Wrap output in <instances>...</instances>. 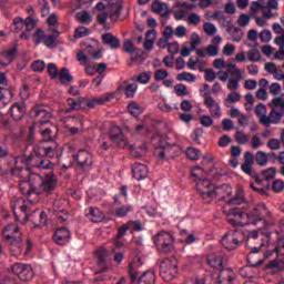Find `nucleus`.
<instances>
[{
	"label": "nucleus",
	"mask_w": 284,
	"mask_h": 284,
	"mask_svg": "<svg viewBox=\"0 0 284 284\" xmlns=\"http://www.w3.org/2000/svg\"><path fill=\"white\" fill-rule=\"evenodd\" d=\"M20 192L24 194V196H30L31 194H52L54 192V187H57V179L54 175H45L43 179L41 175L37 173L29 174V181L20 182L19 184Z\"/></svg>",
	"instance_id": "1"
},
{
	"label": "nucleus",
	"mask_w": 284,
	"mask_h": 284,
	"mask_svg": "<svg viewBox=\"0 0 284 284\" xmlns=\"http://www.w3.org/2000/svg\"><path fill=\"white\" fill-rule=\"evenodd\" d=\"M16 168L11 169V174L13 176H19L23 172V166L28 165L29 168H37L38 170H53L54 163H51L50 160L43 158L40 145H34L30 155H18L14 159Z\"/></svg>",
	"instance_id": "2"
},
{
	"label": "nucleus",
	"mask_w": 284,
	"mask_h": 284,
	"mask_svg": "<svg viewBox=\"0 0 284 284\" xmlns=\"http://www.w3.org/2000/svg\"><path fill=\"white\" fill-rule=\"evenodd\" d=\"M213 65L216 70H220L217 72V79L222 81V83L227 81V90H239V82L243 81V71L236 68L235 63H227L223 59H215Z\"/></svg>",
	"instance_id": "3"
},
{
	"label": "nucleus",
	"mask_w": 284,
	"mask_h": 284,
	"mask_svg": "<svg viewBox=\"0 0 284 284\" xmlns=\"http://www.w3.org/2000/svg\"><path fill=\"white\" fill-rule=\"evenodd\" d=\"M151 143L154 148L153 154L160 161H172L176 156H181V146L179 144H169L164 135H152Z\"/></svg>",
	"instance_id": "4"
},
{
	"label": "nucleus",
	"mask_w": 284,
	"mask_h": 284,
	"mask_svg": "<svg viewBox=\"0 0 284 284\" xmlns=\"http://www.w3.org/2000/svg\"><path fill=\"white\" fill-rule=\"evenodd\" d=\"M98 141L101 150L106 151L110 150V146L114 145L115 148H122V150L129 148L131 152H134V145L129 144L128 139H125L123 131H121V128L119 126L113 128V131L110 134H101Z\"/></svg>",
	"instance_id": "5"
},
{
	"label": "nucleus",
	"mask_w": 284,
	"mask_h": 284,
	"mask_svg": "<svg viewBox=\"0 0 284 284\" xmlns=\"http://www.w3.org/2000/svg\"><path fill=\"white\" fill-rule=\"evenodd\" d=\"M2 237L10 252H13L16 255L23 252V237L19 225L11 223L4 226L2 229Z\"/></svg>",
	"instance_id": "6"
},
{
	"label": "nucleus",
	"mask_w": 284,
	"mask_h": 284,
	"mask_svg": "<svg viewBox=\"0 0 284 284\" xmlns=\"http://www.w3.org/2000/svg\"><path fill=\"white\" fill-rule=\"evenodd\" d=\"M203 174V169L200 166H195L191 171V176L194 179L195 187L199 194L202 197V201L204 203H210L211 201H214V185L209 179H199Z\"/></svg>",
	"instance_id": "7"
},
{
	"label": "nucleus",
	"mask_w": 284,
	"mask_h": 284,
	"mask_svg": "<svg viewBox=\"0 0 284 284\" xmlns=\"http://www.w3.org/2000/svg\"><path fill=\"white\" fill-rule=\"evenodd\" d=\"M158 254H170L174 252L176 239L168 231H160L152 237Z\"/></svg>",
	"instance_id": "8"
},
{
	"label": "nucleus",
	"mask_w": 284,
	"mask_h": 284,
	"mask_svg": "<svg viewBox=\"0 0 284 284\" xmlns=\"http://www.w3.org/2000/svg\"><path fill=\"white\" fill-rule=\"evenodd\" d=\"M176 274H179V261L176 257H164L160 262V276L163 281L170 282L176 278Z\"/></svg>",
	"instance_id": "9"
},
{
	"label": "nucleus",
	"mask_w": 284,
	"mask_h": 284,
	"mask_svg": "<svg viewBox=\"0 0 284 284\" xmlns=\"http://www.w3.org/2000/svg\"><path fill=\"white\" fill-rule=\"evenodd\" d=\"M129 276L131 283L156 284V274H154V271H146L139 276V272L134 270V264L129 265Z\"/></svg>",
	"instance_id": "10"
},
{
	"label": "nucleus",
	"mask_w": 284,
	"mask_h": 284,
	"mask_svg": "<svg viewBox=\"0 0 284 284\" xmlns=\"http://www.w3.org/2000/svg\"><path fill=\"white\" fill-rule=\"evenodd\" d=\"M264 204L257 206L244 209V223L245 225H256L263 221V213L265 212Z\"/></svg>",
	"instance_id": "11"
},
{
	"label": "nucleus",
	"mask_w": 284,
	"mask_h": 284,
	"mask_svg": "<svg viewBox=\"0 0 284 284\" xmlns=\"http://www.w3.org/2000/svg\"><path fill=\"white\" fill-rule=\"evenodd\" d=\"M11 272H13L20 281H32V278H34V271L30 264L16 263L11 266Z\"/></svg>",
	"instance_id": "12"
},
{
	"label": "nucleus",
	"mask_w": 284,
	"mask_h": 284,
	"mask_svg": "<svg viewBox=\"0 0 284 284\" xmlns=\"http://www.w3.org/2000/svg\"><path fill=\"white\" fill-rule=\"evenodd\" d=\"M254 161H255L254 153L246 151L244 153V163L241 165V170L242 172H244V174H247L248 176L254 179L256 183L261 184V178L258 176V174H256L254 170H252V165H254Z\"/></svg>",
	"instance_id": "13"
},
{
	"label": "nucleus",
	"mask_w": 284,
	"mask_h": 284,
	"mask_svg": "<svg viewBox=\"0 0 284 284\" xmlns=\"http://www.w3.org/2000/svg\"><path fill=\"white\" fill-rule=\"evenodd\" d=\"M204 105H206L212 119H221L223 116L221 104L207 91L204 92Z\"/></svg>",
	"instance_id": "14"
},
{
	"label": "nucleus",
	"mask_w": 284,
	"mask_h": 284,
	"mask_svg": "<svg viewBox=\"0 0 284 284\" xmlns=\"http://www.w3.org/2000/svg\"><path fill=\"white\" fill-rule=\"evenodd\" d=\"M227 222L231 225L243 227L245 225V209H231L226 213Z\"/></svg>",
	"instance_id": "15"
},
{
	"label": "nucleus",
	"mask_w": 284,
	"mask_h": 284,
	"mask_svg": "<svg viewBox=\"0 0 284 284\" xmlns=\"http://www.w3.org/2000/svg\"><path fill=\"white\" fill-rule=\"evenodd\" d=\"M36 26H37V22L30 16L27 19H23L21 17H17L13 19L14 32H23V30H26L27 32H30L34 30Z\"/></svg>",
	"instance_id": "16"
},
{
	"label": "nucleus",
	"mask_w": 284,
	"mask_h": 284,
	"mask_svg": "<svg viewBox=\"0 0 284 284\" xmlns=\"http://www.w3.org/2000/svg\"><path fill=\"white\" fill-rule=\"evenodd\" d=\"M31 115L34 119H40V125H45V123H50V119H52V113L45 109L43 105H37L31 110Z\"/></svg>",
	"instance_id": "17"
},
{
	"label": "nucleus",
	"mask_w": 284,
	"mask_h": 284,
	"mask_svg": "<svg viewBox=\"0 0 284 284\" xmlns=\"http://www.w3.org/2000/svg\"><path fill=\"white\" fill-rule=\"evenodd\" d=\"M232 196V186L230 184H222L220 186H213V199L216 201H230Z\"/></svg>",
	"instance_id": "18"
},
{
	"label": "nucleus",
	"mask_w": 284,
	"mask_h": 284,
	"mask_svg": "<svg viewBox=\"0 0 284 284\" xmlns=\"http://www.w3.org/2000/svg\"><path fill=\"white\" fill-rule=\"evenodd\" d=\"M72 239V233L68 227H59L53 234V241L57 245H68Z\"/></svg>",
	"instance_id": "19"
},
{
	"label": "nucleus",
	"mask_w": 284,
	"mask_h": 284,
	"mask_svg": "<svg viewBox=\"0 0 284 284\" xmlns=\"http://www.w3.org/2000/svg\"><path fill=\"white\" fill-rule=\"evenodd\" d=\"M113 214L118 216L119 219H124V216H128L129 212H132V205H123L121 204V199L119 195L113 196Z\"/></svg>",
	"instance_id": "20"
},
{
	"label": "nucleus",
	"mask_w": 284,
	"mask_h": 284,
	"mask_svg": "<svg viewBox=\"0 0 284 284\" xmlns=\"http://www.w3.org/2000/svg\"><path fill=\"white\" fill-rule=\"evenodd\" d=\"M221 243L225 250H236V247H241V241H239L235 232L225 233Z\"/></svg>",
	"instance_id": "21"
},
{
	"label": "nucleus",
	"mask_w": 284,
	"mask_h": 284,
	"mask_svg": "<svg viewBox=\"0 0 284 284\" xmlns=\"http://www.w3.org/2000/svg\"><path fill=\"white\" fill-rule=\"evenodd\" d=\"M236 281V273L232 268H220L217 274L219 284H234Z\"/></svg>",
	"instance_id": "22"
},
{
	"label": "nucleus",
	"mask_w": 284,
	"mask_h": 284,
	"mask_svg": "<svg viewBox=\"0 0 284 284\" xmlns=\"http://www.w3.org/2000/svg\"><path fill=\"white\" fill-rule=\"evenodd\" d=\"M75 161L82 170H89L92 165V154L85 150H80L75 155Z\"/></svg>",
	"instance_id": "23"
},
{
	"label": "nucleus",
	"mask_w": 284,
	"mask_h": 284,
	"mask_svg": "<svg viewBox=\"0 0 284 284\" xmlns=\"http://www.w3.org/2000/svg\"><path fill=\"white\" fill-rule=\"evenodd\" d=\"M43 156L54 159L59 156V143L57 141L47 142L43 146H40Z\"/></svg>",
	"instance_id": "24"
},
{
	"label": "nucleus",
	"mask_w": 284,
	"mask_h": 284,
	"mask_svg": "<svg viewBox=\"0 0 284 284\" xmlns=\"http://www.w3.org/2000/svg\"><path fill=\"white\" fill-rule=\"evenodd\" d=\"M150 170L148 165L135 162L132 166V174L135 181H143V179H148Z\"/></svg>",
	"instance_id": "25"
},
{
	"label": "nucleus",
	"mask_w": 284,
	"mask_h": 284,
	"mask_svg": "<svg viewBox=\"0 0 284 284\" xmlns=\"http://www.w3.org/2000/svg\"><path fill=\"white\" fill-rule=\"evenodd\" d=\"M11 116L14 121H21L26 116L27 106L23 102H16L10 108Z\"/></svg>",
	"instance_id": "26"
},
{
	"label": "nucleus",
	"mask_w": 284,
	"mask_h": 284,
	"mask_svg": "<svg viewBox=\"0 0 284 284\" xmlns=\"http://www.w3.org/2000/svg\"><path fill=\"white\" fill-rule=\"evenodd\" d=\"M84 214L89 221H92V223H101L103 219H105V214H103L99 207L90 206L87 207L84 211Z\"/></svg>",
	"instance_id": "27"
},
{
	"label": "nucleus",
	"mask_w": 284,
	"mask_h": 284,
	"mask_svg": "<svg viewBox=\"0 0 284 284\" xmlns=\"http://www.w3.org/2000/svg\"><path fill=\"white\" fill-rule=\"evenodd\" d=\"M17 58V47H13L9 50H4L0 53V65H3L6 68L7 65H10L12 61Z\"/></svg>",
	"instance_id": "28"
},
{
	"label": "nucleus",
	"mask_w": 284,
	"mask_h": 284,
	"mask_svg": "<svg viewBox=\"0 0 284 284\" xmlns=\"http://www.w3.org/2000/svg\"><path fill=\"white\" fill-rule=\"evenodd\" d=\"M111 99H114V94L110 93L103 98H94L92 100H88L84 98V110L85 108H89L90 110H93V108H97V105H103L104 103H108V101H111Z\"/></svg>",
	"instance_id": "29"
},
{
	"label": "nucleus",
	"mask_w": 284,
	"mask_h": 284,
	"mask_svg": "<svg viewBox=\"0 0 284 284\" xmlns=\"http://www.w3.org/2000/svg\"><path fill=\"white\" fill-rule=\"evenodd\" d=\"M102 43L111 48V50H119L121 48V40L110 32L102 34Z\"/></svg>",
	"instance_id": "30"
},
{
	"label": "nucleus",
	"mask_w": 284,
	"mask_h": 284,
	"mask_svg": "<svg viewBox=\"0 0 284 284\" xmlns=\"http://www.w3.org/2000/svg\"><path fill=\"white\" fill-rule=\"evenodd\" d=\"M283 114H284L283 112L272 109L268 115L263 118L264 125L268 128V125H272V124L276 125L281 123V119H283Z\"/></svg>",
	"instance_id": "31"
},
{
	"label": "nucleus",
	"mask_w": 284,
	"mask_h": 284,
	"mask_svg": "<svg viewBox=\"0 0 284 284\" xmlns=\"http://www.w3.org/2000/svg\"><path fill=\"white\" fill-rule=\"evenodd\" d=\"M83 102H84L83 97H80L78 99L69 98L67 100V105H69V109L67 110V112H74V110L77 111L85 110V104Z\"/></svg>",
	"instance_id": "32"
},
{
	"label": "nucleus",
	"mask_w": 284,
	"mask_h": 284,
	"mask_svg": "<svg viewBox=\"0 0 284 284\" xmlns=\"http://www.w3.org/2000/svg\"><path fill=\"white\" fill-rule=\"evenodd\" d=\"M265 243H261L260 246H254L251 248V253L247 255V263L250 267H258V265H263V260H258L257 262L252 261L253 254H258V252H263L265 250Z\"/></svg>",
	"instance_id": "33"
},
{
	"label": "nucleus",
	"mask_w": 284,
	"mask_h": 284,
	"mask_svg": "<svg viewBox=\"0 0 284 284\" xmlns=\"http://www.w3.org/2000/svg\"><path fill=\"white\" fill-rule=\"evenodd\" d=\"M186 65L190 70H199V72H205V68H207V61L201 60L199 58L195 60L194 58H190Z\"/></svg>",
	"instance_id": "34"
},
{
	"label": "nucleus",
	"mask_w": 284,
	"mask_h": 284,
	"mask_svg": "<svg viewBox=\"0 0 284 284\" xmlns=\"http://www.w3.org/2000/svg\"><path fill=\"white\" fill-rule=\"evenodd\" d=\"M54 132H57V126H54V125H51V128H45V129L41 128L40 134L42 136V141L44 143H52V141H55Z\"/></svg>",
	"instance_id": "35"
},
{
	"label": "nucleus",
	"mask_w": 284,
	"mask_h": 284,
	"mask_svg": "<svg viewBox=\"0 0 284 284\" xmlns=\"http://www.w3.org/2000/svg\"><path fill=\"white\" fill-rule=\"evenodd\" d=\"M61 85H68L74 81V77L70 74V69L68 68H61L57 78Z\"/></svg>",
	"instance_id": "36"
},
{
	"label": "nucleus",
	"mask_w": 284,
	"mask_h": 284,
	"mask_svg": "<svg viewBox=\"0 0 284 284\" xmlns=\"http://www.w3.org/2000/svg\"><path fill=\"white\" fill-rule=\"evenodd\" d=\"M207 265L216 270V267L223 268V256L219 253H212L206 258Z\"/></svg>",
	"instance_id": "37"
},
{
	"label": "nucleus",
	"mask_w": 284,
	"mask_h": 284,
	"mask_svg": "<svg viewBox=\"0 0 284 284\" xmlns=\"http://www.w3.org/2000/svg\"><path fill=\"white\" fill-rule=\"evenodd\" d=\"M151 10L153 12H156V14H160V17H168L169 14V9H168V4L163 3V2H159V1H154L151 4Z\"/></svg>",
	"instance_id": "38"
},
{
	"label": "nucleus",
	"mask_w": 284,
	"mask_h": 284,
	"mask_svg": "<svg viewBox=\"0 0 284 284\" xmlns=\"http://www.w3.org/2000/svg\"><path fill=\"white\" fill-rule=\"evenodd\" d=\"M229 205H241L245 203V191L239 189L233 199L227 200Z\"/></svg>",
	"instance_id": "39"
},
{
	"label": "nucleus",
	"mask_w": 284,
	"mask_h": 284,
	"mask_svg": "<svg viewBox=\"0 0 284 284\" xmlns=\"http://www.w3.org/2000/svg\"><path fill=\"white\" fill-rule=\"evenodd\" d=\"M106 14L110 19H119L121 17V6L120 4H109L106 8Z\"/></svg>",
	"instance_id": "40"
},
{
	"label": "nucleus",
	"mask_w": 284,
	"mask_h": 284,
	"mask_svg": "<svg viewBox=\"0 0 284 284\" xmlns=\"http://www.w3.org/2000/svg\"><path fill=\"white\" fill-rule=\"evenodd\" d=\"M268 108L271 110H275L277 112H283L284 113V99L281 97L274 98L270 103Z\"/></svg>",
	"instance_id": "41"
},
{
	"label": "nucleus",
	"mask_w": 284,
	"mask_h": 284,
	"mask_svg": "<svg viewBox=\"0 0 284 284\" xmlns=\"http://www.w3.org/2000/svg\"><path fill=\"white\" fill-rule=\"evenodd\" d=\"M77 21L83 23L84 26H90L92 23V16L88 11H80L75 14Z\"/></svg>",
	"instance_id": "42"
},
{
	"label": "nucleus",
	"mask_w": 284,
	"mask_h": 284,
	"mask_svg": "<svg viewBox=\"0 0 284 284\" xmlns=\"http://www.w3.org/2000/svg\"><path fill=\"white\" fill-rule=\"evenodd\" d=\"M255 114L260 118L262 125H265V120H263V118L267 116V106H265L263 103L257 104L255 106Z\"/></svg>",
	"instance_id": "43"
},
{
	"label": "nucleus",
	"mask_w": 284,
	"mask_h": 284,
	"mask_svg": "<svg viewBox=\"0 0 284 284\" xmlns=\"http://www.w3.org/2000/svg\"><path fill=\"white\" fill-rule=\"evenodd\" d=\"M128 112H130L132 116H140V114H143V108L136 102H131L128 104Z\"/></svg>",
	"instance_id": "44"
},
{
	"label": "nucleus",
	"mask_w": 284,
	"mask_h": 284,
	"mask_svg": "<svg viewBox=\"0 0 284 284\" xmlns=\"http://www.w3.org/2000/svg\"><path fill=\"white\" fill-rule=\"evenodd\" d=\"M0 101L3 105H8L12 101V91L0 88Z\"/></svg>",
	"instance_id": "45"
},
{
	"label": "nucleus",
	"mask_w": 284,
	"mask_h": 284,
	"mask_svg": "<svg viewBox=\"0 0 284 284\" xmlns=\"http://www.w3.org/2000/svg\"><path fill=\"white\" fill-rule=\"evenodd\" d=\"M267 153L263 151H257L255 153V163H257V165H260L261 168L267 165Z\"/></svg>",
	"instance_id": "46"
},
{
	"label": "nucleus",
	"mask_w": 284,
	"mask_h": 284,
	"mask_svg": "<svg viewBox=\"0 0 284 284\" xmlns=\"http://www.w3.org/2000/svg\"><path fill=\"white\" fill-rule=\"evenodd\" d=\"M47 72L51 79V81H54L59 77V67H57V63H49L47 67Z\"/></svg>",
	"instance_id": "47"
},
{
	"label": "nucleus",
	"mask_w": 284,
	"mask_h": 284,
	"mask_svg": "<svg viewBox=\"0 0 284 284\" xmlns=\"http://www.w3.org/2000/svg\"><path fill=\"white\" fill-rule=\"evenodd\" d=\"M246 57L252 63H258V61H261V51L251 49L246 52Z\"/></svg>",
	"instance_id": "48"
},
{
	"label": "nucleus",
	"mask_w": 284,
	"mask_h": 284,
	"mask_svg": "<svg viewBox=\"0 0 284 284\" xmlns=\"http://www.w3.org/2000/svg\"><path fill=\"white\" fill-rule=\"evenodd\" d=\"M136 90H139L136 83L126 84L124 87V94L128 99H132L134 98V94H136Z\"/></svg>",
	"instance_id": "49"
},
{
	"label": "nucleus",
	"mask_w": 284,
	"mask_h": 284,
	"mask_svg": "<svg viewBox=\"0 0 284 284\" xmlns=\"http://www.w3.org/2000/svg\"><path fill=\"white\" fill-rule=\"evenodd\" d=\"M178 81H186L187 83H194L196 81V77L190 72H182L176 75Z\"/></svg>",
	"instance_id": "50"
},
{
	"label": "nucleus",
	"mask_w": 284,
	"mask_h": 284,
	"mask_svg": "<svg viewBox=\"0 0 284 284\" xmlns=\"http://www.w3.org/2000/svg\"><path fill=\"white\" fill-rule=\"evenodd\" d=\"M99 265H105L108 262V251L105 248H99L95 252Z\"/></svg>",
	"instance_id": "51"
},
{
	"label": "nucleus",
	"mask_w": 284,
	"mask_h": 284,
	"mask_svg": "<svg viewBox=\"0 0 284 284\" xmlns=\"http://www.w3.org/2000/svg\"><path fill=\"white\" fill-rule=\"evenodd\" d=\"M73 37L74 39H83V37H90V29L87 27H78L74 30Z\"/></svg>",
	"instance_id": "52"
},
{
	"label": "nucleus",
	"mask_w": 284,
	"mask_h": 284,
	"mask_svg": "<svg viewBox=\"0 0 284 284\" xmlns=\"http://www.w3.org/2000/svg\"><path fill=\"white\" fill-rule=\"evenodd\" d=\"M235 141L239 143V145H245V143L250 142V136L247 134L243 133V131H236L235 132Z\"/></svg>",
	"instance_id": "53"
},
{
	"label": "nucleus",
	"mask_w": 284,
	"mask_h": 284,
	"mask_svg": "<svg viewBox=\"0 0 284 284\" xmlns=\"http://www.w3.org/2000/svg\"><path fill=\"white\" fill-rule=\"evenodd\" d=\"M186 156L191 161H199V159L201 158V151L199 149H195V148H189L186 150Z\"/></svg>",
	"instance_id": "54"
},
{
	"label": "nucleus",
	"mask_w": 284,
	"mask_h": 284,
	"mask_svg": "<svg viewBox=\"0 0 284 284\" xmlns=\"http://www.w3.org/2000/svg\"><path fill=\"white\" fill-rule=\"evenodd\" d=\"M199 121L202 128H212L214 125V120L210 115H201Z\"/></svg>",
	"instance_id": "55"
},
{
	"label": "nucleus",
	"mask_w": 284,
	"mask_h": 284,
	"mask_svg": "<svg viewBox=\"0 0 284 284\" xmlns=\"http://www.w3.org/2000/svg\"><path fill=\"white\" fill-rule=\"evenodd\" d=\"M170 77V73L165 69H158L154 73V81H165Z\"/></svg>",
	"instance_id": "56"
},
{
	"label": "nucleus",
	"mask_w": 284,
	"mask_h": 284,
	"mask_svg": "<svg viewBox=\"0 0 284 284\" xmlns=\"http://www.w3.org/2000/svg\"><path fill=\"white\" fill-rule=\"evenodd\" d=\"M45 39V33L41 29H37L34 34H33V43L36 45H39L40 43H43Z\"/></svg>",
	"instance_id": "57"
},
{
	"label": "nucleus",
	"mask_w": 284,
	"mask_h": 284,
	"mask_svg": "<svg viewBox=\"0 0 284 284\" xmlns=\"http://www.w3.org/2000/svg\"><path fill=\"white\" fill-rule=\"evenodd\" d=\"M38 3L40 6L42 17H48L50 14V3L48 0H38Z\"/></svg>",
	"instance_id": "58"
},
{
	"label": "nucleus",
	"mask_w": 284,
	"mask_h": 284,
	"mask_svg": "<svg viewBox=\"0 0 284 284\" xmlns=\"http://www.w3.org/2000/svg\"><path fill=\"white\" fill-rule=\"evenodd\" d=\"M242 39H243V31H241V29L234 28L231 31V41H234L235 43H241Z\"/></svg>",
	"instance_id": "59"
},
{
	"label": "nucleus",
	"mask_w": 284,
	"mask_h": 284,
	"mask_svg": "<svg viewBox=\"0 0 284 284\" xmlns=\"http://www.w3.org/2000/svg\"><path fill=\"white\" fill-rule=\"evenodd\" d=\"M174 92L178 97H187L190 94L185 84H176L174 87Z\"/></svg>",
	"instance_id": "60"
},
{
	"label": "nucleus",
	"mask_w": 284,
	"mask_h": 284,
	"mask_svg": "<svg viewBox=\"0 0 284 284\" xmlns=\"http://www.w3.org/2000/svg\"><path fill=\"white\" fill-rule=\"evenodd\" d=\"M33 72H43L45 70V62L43 60H36L31 63Z\"/></svg>",
	"instance_id": "61"
},
{
	"label": "nucleus",
	"mask_w": 284,
	"mask_h": 284,
	"mask_svg": "<svg viewBox=\"0 0 284 284\" xmlns=\"http://www.w3.org/2000/svg\"><path fill=\"white\" fill-rule=\"evenodd\" d=\"M203 30L205 34H209V37H214V34L216 33V26L211 22H205L203 26Z\"/></svg>",
	"instance_id": "62"
},
{
	"label": "nucleus",
	"mask_w": 284,
	"mask_h": 284,
	"mask_svg": "<svg viewBox=\"0 0 284 284\" xmlns=\"http://www.w3.org/2000/svg\"><path fill=\"white\" fill-rule=\"evenodd\" d=\"M193 284H216V280H214V275H205L204 280H194Z\"/></svg>",
	"instance_id": "63"
},
{
	"label": "nucleus",
	"mask_w": 284,
	"mask_h": 284,
	"mask_svg": "<svg viewBox=\"0 0 284 284\" xmlns=\"http://www.w3.org/2000/svg\"><path fill=\"white\" fill-rule=\"evenodd\" d=\"M272 190L276 194L283 192V190H284V182H283V180H275V181H273Z\"/></svg>",
	"instance_id": "64"
}]
</instances>
